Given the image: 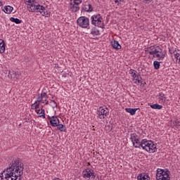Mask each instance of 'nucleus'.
Masks as SVG:
<instances>
[{"label": "nucleus", "instance_id": "obj_1", "mask_svg": "<svg viewBox=\"0 0 180 180\" xmlns=\"http://www.w3.org/2000/svg\"><path fill=\"white\" fill-rule=\"evenodd\" d=\"M23 175V165L15 160L0 174V180H20Z\"/></svg>", "mask_w": 180, "mask_h": 180}, {"label": "nucleus", "instance_id": "obj_2", "mask_svg": "<svg viewBox=\"0 0 180 180\" xmlns=\"http://www.w3.org/2000/svg\"><path fill=\"white\" fill-rule=\"evenodd\" d=\"M24 2L29 12L39 13L42 16H45L46 18L50 16V11L46 7L37 4L36 0H24Z\"/></svg>", "mask_w": 180, "mask_h": 180}, {"label": "nucleus", "instance_id": "obj_3", "mask_svg": "<svg viewBox=\"0 0 180 180\" xmlns=\"http://www.w3.org/2000/svg\"><path fill=\"white\" fill-rule=\"evenodd\" d=\"M146 54H148L149 58H158L159 61H162L165 58V53L159 46H150L145 49Z\"/></svg>", "mask_w": 180, "mask_h": 180}, {"label": "nucleus", "instance_id": "obj_4", "mask_svg": "<svg viewBox=\"0 0 180 180\" xmlns=\"http://www.w3.org/2000/svg\"><path fill=\"white\" fill-rule=\"evenodd\" d=\"M140 148L143 149L147 153H157V144L151 140L142 139Z\"/></svg>", "mask_w": 180, "mask_h": 180}, {"label": "nucleus", "instance_id": "obj_5", "mask_svg": "<svg viewBox=\"0 0 180 180\" xmlns=\"http://www.w3.org/2000/svg\"><path fill=\"white\" fill-rule=\"evenodd\" d=\"M171 172L168 169H160L156 171V180H171L169 174Z\"/></svg>", "mask_w": 180, "mask_h": 180}, {"label": "nucleus", "instance_id": "obj_6", "mask_svg": "<svg viewBox=\"0 0 180 180\" xmlns=\"http://www.w3.org/2000/svg\"><path fill=\"white\" fill-rule=\"evenodd\" d=\"M129 72L134 84H136V85H140V84H141V76L140 74H139V72H137V70L130 69Z\"/></svg>", "mask_w": 180, "mask_h": 180}, {"label": "nucleus", "instance_id": "obj_7", "mask_svg": "<svg viewBox=\"0 0 180 180\" xmlns=\"http://www.w3.org/2000/svg\"><path fill=\"white\" fill-rule=\"evenodd\" d=\"M130 140L135 148H140V146H141V141L140 139V136H139L137 134H131Z\"/></svg>", "mask_w": 180, "mask_h": 180}, {"label": "nucleus", "instance_id": "obj_8", "mask_svg": "<svg viewBox=\"0 0 180 180\" xmlns=\"http://www.w3.org/2000/svg\"><path fill=\"white\" fill-rule=\"evenodd\" d=\"M97 115L101 120L109 115V110L106 107H100L97 110Z\"/></svg>", "mask_w": 180, "mask_h": 180}, {"label": "nucleus", "instance_id": "obj_9", "mask_svg": "<svg viewBox=\"0 0 180 180\" xmlns=\"http://www.w3.org/2000/svg\"><path fill=\"white\" fill-rule=\"evenodd\" d=\"M82 175L85 179H95V172L92 169H86L83 171Z\"/></svg>", "mask_w": 180, "mask_h": 180}, {"label": "nucleus", "instance_id": "obj_10", "mask_svg": "<svg viewBox=\"0 0 180 180\" xmlns=\"http://www.w3.org/2000/svg\"><path fill=\"white\" fill-rule=\"evenodd\" d=\"M49 96H47V94L42 93L41 94H39L37 98V102H39V103H42L43 105H49Z\"/></svg>", "mask_w": 180, "mask_h": 180}, {"label": "nucleus", "instance_id": "obj_11", "mask_svg": "<svg viewBox=\"0 0 180 180\" xmlns=\"http://www.w3.org/2000/svg\"><path fill=\"white\" fill-rule=\"evenodd\" d=\"M102 29H103V24L95 23L94 27L91 29V34H94V36H99Z\"/></svg>", "mask_w": 180, "mask_h": 180}, {"label": "nucleus", "instance_id": "obj_12", "mask_svg": "<svg viewBox=\"0 0 180 180\" xmlns=\"http://www.w3.org/2000/svg\"><path fill=\"white\" fill-rule=\"evenodd\" d=\"M48 119L52 127H57V126H58V123H60V120L58 119V117H57V116H49Z\"/></svg>", "mask_w": 180, "mask_h": 180}, {"label": "nucleus", "instance_id": "obj_13", "mask_svg": "<svg viewBox=\"0 0 180 180\" xmlns=\"http://www.w3.org/2000/svg\"><path fill=\"white\" fill-rule=\"evenodd\" d=\"M91 23H102L103 18L101 14H94L91 17Z\"/></svg>", "mask_w": 180, "mask_h": 180}, {"label": "nucleus", "instance_id": "obj_14", "mask_svg": "<svg viewBox=\"0 0 180 180\" xmlns=\"http://www.w3.org/2000/svg\"><path fill=\"white\" fill-rule=\"evenodd\" d=\"M137 180H151L150 176L147 173H141L137 176Z\"/></svg>", "mask_w": 180, "mask_h": 180}, {"label": "nucleus", "instance_id": "obj_15", "mask_svg": "<svg viewBox=\"0 0 180 180\" xmlns=\"http://www.w3.org/2000/svg\"><path fill=\"white\" fill-rule=\"evenodd\" d=\"M82 9L85 12H92V11H94V8L92 7V5L88 3H85L83 5Z\"/></svg>", "mask_w": 180, "mask_h": 180}, {"label": "nucleus", "instance_id": "obj_16", "mask_svg": "<svg viewBox=\"0 0 180 180\" xmlns=\"http://www.w3.org/2000/svg\"><path fill=\"white\" fill-rule=\"evenodd\" d=\"M35 112L37 115H39V117L46 119V110L44 108H41V110H36Z\"/></svg>", "mask_w": 180, "mask_h": 180}, {"label": "nucleus", "instance_id": "obj_17", "mask_svg": "<svg viewBox=\"0 0 180 180\" xmlns=\"http://www.w3.org/2000/svg\"><path fill=\"white\" fill-rule=\"evenodd\" d=\"M111 44H112V46L113 47V49H115V50L122 49V45H120V44H119V41H117L116 40L112 41Z\"/></svg>", "mask_w": 180, "mask_h": 180}, {"label": "nucleus", "instance_id": "obj_18", "mask_svg": "<svg viewBox=\"0 0 180 180\" xmlns=\"http://www.w3.org/2000/svg\"><path fill=\"white\" fill-rule=\"evenodd\" d=\"M159 96V103H165L167 101V97H165V94L162 92H160L158 94Z\"/></svg>", "mask_w": 180, "mask_h": 180}, {"label": "nucleus", "instance_id": "obj_19", "mask_svg": "<svg viewBox=\"0 0 180 180\" xmlns=\"http://www.w3.org/2000/svg\"><path fill=\"white\" fill-rule=\"evenodd\" d=\"M137 110H139V108H125V112H127V113H129L131 116H134Z\"/></svg>", "mask_w": 180, "mask_h": 180}, {"label": "nucleus", "instance_id": "obj_20", "mask_svg": "<svg viewBox=\"0 0 180 180\" xmlns=\"http://www.w3.org/2000/svg\"><path fill=\"white\" fill-rule=\"evenodd\" d=\"M77 23H89V18L82 16L77 19Z\"/></svg>", "mask_w": 180, "mask_h": 180}, {"label": "nucleus", "instance_id": "obj_21", "mask_svg": "<svg viewBox=\"0 0 180 180\" xmlns=\"http://www.w3.org/2000/svg\"><path fill=\"white\" fill-rule=\"evenodd\" d=\"M70 9L72 12H78L79 11V6L74 3H70Z\"/></svg>", "mask_w": 180, "mask_h": 180}, {"label": "nucleus", "instance_id": "obj_22", "mask_svg": "<svg viewBox=\"0 0 180 180\" xmlns=\"http://www.w3.org/2000/svg\"><path fill=\"white\" fill-rule=\"evenodd\" d=\"M3 11L5 13H12V11H13V7L11 6H5Z\"/></svg>", "mask_w": 180, "mask_h": 180}, {"label": "nucleus", "instance_id": "obj_23", "mask_svg": "<svg viewBox=\"0 0 180 180\" xmlns=\"http://www.w3.org/2000/svg\"><path fill=\"white\" fill-rule=\"evenodd\" d=\"M5 53V41L0 39V53Z\"/></svg>", "mask_w": 180, "mask_h": 180}, {"label": "nucleus", "instance_id": "obj_24", "mask_svg": "<svg viewBox=\"0 0 180 180\" xmlns=\"http://www.w3.org/2000/svg\"><path fill=\"white\" fill-rule=\"evenodd\" d=\"M58 130H60V131H63L65 132L67 131V127H65V125L63 124H58V126H56Z\"/></svg>", "mask_w": 180, "mask_h": 180}, {"label": "nucleus", "instance_id": "obj_25", "mask_svg": "<svg viewBox=\"0 0 180 180\" xmlns=\"http://www.w3.org/2000/svg\"><path fill=\"white\" fill-rule=\"evenodd\" d=\"M39 108H40V104H39V101H37V100L35 101V102L33 104H32V105H31V109H32L34 110L39 109Z\"/></svg>", "mask_w": 180, "mask_h": 180}, {"label": "nucleus", "instance_id": "obj_26", "mask_svg": "<svg viewBox=\"0 0 180 180\" xmlns=\"http://www.w3.org/2000/svg\"><path fill=\"white\" fill-rule=\"evenodd\" d=\"M151 109H158V110H161L162 109V105L159 104H152L150 105Z\"/></svg>", "mask_w": 180, "mask_h": 180}, {"label": "nucleus", "instance_id": "obj_27", "mask_svg": "<svg viewBox=\"0 0 180 180\" xmlns=\"http://www.w3.org/2000/svg\"><path fill=\"white\" fill-rule=\"evenodd\" d=\"M8 77L9 78H11V79H18V77H16V72L15 71H11L8 73Z\"/></svg>", "mask_w": 180, "mask_h": 180}, {"label": "nucleus", "instance_id": "obj_28", "mask_svg": "<svg viewBox=\"0 0 180 180\" xmlns=\"http://www.w3.org/2000/svg\"><path fill=\"white\" fill-rule=\"evenodd\" d=\"M161 63L157 60H155L153 62V67L155 70H160V67H161Z\"/></svg>", "mask_w": 180, "mask_h": 180}, {"label": "nucleus", "instance_id": "obj_29", "mask_svg": "<svg viewBox=\"0 0 180 180\" xmlns=\"http://www.w3.org/2000/svg\"><path fill=\"white\" fill-rule=\"evenodd\" d=\"M79 27H82L83 29H89V23H79Z\"/></svg>", "mask_w": 180, "mask_h": 180}, {"label": "nucleus", "instance_id": "obj_30", "mask_svg": "<svg viewBox=\"0 0 180 180\" xmlns=\"http://www.w3.org/2000/svg\"><path fill=\"white\" fill-rule=\"evenodd\" d=\"M10 20L13 23H22V20H19L18 18H15L13 17L10 18Z\"/></svg>", "mask_w": 180, "mask_h": 180}, {"label": "nucleus", "instance_id": "obj_31", "mask_svg": "<svg viewBox=\"0 0 180 180\" xmlns=\"http://www.w3.org/2000/svg\"><path fill=\"white\" fill-rule=\"evenodd\" d=\"M173 126L176 127V129H180V122L178 120L173 121Z\"/></svg>", "mask_w": 180, "mask_h": 180}, {"label": "nucleus", "instance_id": "obj_32", "mask_svg": "<svg viewBox=\"0 0 180 180\" xmlns=\"http://www.w3.org/2000/svg\"><path fill=\"white\" fill-rule=\"evenodd\" d=\"M70 4L79 6L81 4H82V0H70Z\"/></svg>", "mask_w": 180, "mask_h": 180}, {"label": "nucleus", "instance_id": "obj_33", "mask_svg": "<svg viewBox=\"0 0 180 180\" xmlns=\"http://www.w3.org/2000/svg\"><path fill=\"white\" fill-rule=\"evenodd\" d=\"M51 103V106H52V108H57V103H56V101H51L50 102Z\"/></svg>", "mask_w": 180, "mask_h": 180}, {"label": "nucleus", "instance_id": "obj_34", "mask_svg": "<svg viewBox=\"0 0 180 180\" xmlns=\"http://www.w3.org/2000/svg\"><path fill=\"white\" fill-rule=\"evenodd\" d=\"M174 58H176V60L180 58V51L174 53Z\"/></svg>", "mask_w": 180, "mask_h": 180}, {"label": "nucleus", "instance_id": "obj_35", "mask_svg": "<svg viewBox=\"0 0 180 180\" xmlns=\"http://www.w3.org/2000/svg\"><path fill=\"white\" fill-rule=\"evenodd\" d=\"M143 4H151L153 0H141Z\"/></svg>", "mask_w": 180, "mask_h": 180}, {"label": "nucleus", "instance_id": "obj_36", "mask_svg": "<svg viewBox=\"0 0 180 180\" xmlns=\"http://www.w3.org/2000/svg\"><path fill=\"white\" fill-rule=\"evenodd\" d=\"M123 0H115V4H119V2H122Z\"/></svg>", "mask_w": 180, "mask_h": 180}, {"label": "nucleus", "instance_id": "obj_37", "mask_svg": "<svg viewBox=\"0 0 180 180\" xmlns=\"http://www.w3.org/2000/svg\"><path fill=\"white\" fill-rule=\"evenodd\" d=\"M53 180H61V179H58V178H56V179H54Z\"/></svg>", "mask_w": 180, "mask_h": 180}, {"label": "nucleus", "instance_id": "obj_38", "mask_svg": "<svg viewBox=\"0 0 180 180\" xmlns=\"http://www.w3.org/2000/svg\"><path fill=\"white\" fill-rule=\"evenodd\" d=\"M0 6H2V2L0 1Z\"/></svg>", "mask_w": 180, "mask_h": 180}]
</instances>
